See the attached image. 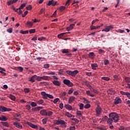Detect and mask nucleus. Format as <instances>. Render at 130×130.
<instances>
[{"label":"nucleus","mask_w":130,"mask_h":130,"mask_svg":"<svg viewBox=\"0 0 130 130\" xmlns=\"http://www.w3.org/2000/svg\"><path fill=\"white\" fill-rule=\"evenodd\" d=\"M59 10L60 12H63V11H64V10H66V7L64 6H61L59 8Z\"/></svg>","instance_id":"obj_41"},{"label":"nucleus","mask_w":130,"mask_h":130,"mask_svg":"<svg viewBox=\"0 0 130 130\" xmlns=\"http://www.w3.org/2000/svg\"><path fill=\"white\" fill-rule=\"evenodd\" d=\"M90 29L91 30H95L96 29V26L93 25V24L91 25V26H90Z\"/></svg>","instance_id":"obj_60"},{"label":"nucleus","mask_w":130,"mask_h":130,"mask_svg":"<svg viewBox=\"0 0 130 130\" xmlns=\"http://www.w3.org/2000/svg\"><path fill=\"white\" fill-rule=\"evenodd\" d=\"M54 123L57 125H59V124H61V127L63 128H64V127H67V125H66V122L63 121V120H55Z\"/></svg>","instance_id":"obj_3"},{"label":"nucleus","mask_w":130,"mask_h":130,"mask_svg":"<svg viewBox=\"0 0 130 130\" xmlns=\"http://www.w3.org/2000/svg\"><path fill=\"white\" fill-rule=\"evenodd\" d=\"M52 114H53V112H52L50 111H49L46 112V116H51V115H52Z\"/></svg>","instance_id":"obj_23"},{"label":"nucleus","mask_w":130,"mask_h":130,"mask_svg":"<svg viewBox=\"0 0 130 130\" xmlns=\"http://www.w3.org/2000/svg\"><path fill=\"white\" fill-rule=\"evenodd\" d=\"M53 2V0L49 1L48 2L47 5L49 6H51V5H52V6Z\"/></svg>","instance_id":"obj_58"},{"label":"nucleus","mask_w":130,"mask_h":130,"mask_svg":"<svg viewBox=\"0 0 130 130\" xmlns=\"http://www.w3.org/2000/svg\"><path fill=\"white\" fill-rule=\"evenodd\" d=\"M48 120L47 117L45 118L44 119H43L42 121L43 122V124H46V123L47 122V120Z\"/></svg>","instance_id":"obj_25"},{"label":"nucleus","mask_w":130,"mask_h":130,"mask_svg":"<svg viewBox=\"0 0 130 130\" xmlns=\"http://www.w3.org/2000/svg\"><path fill=\"white\" fill-rule=\"evenodd\" d=\"M26 25H27L28 26H29V27H32V26H33V23H32L30 21H27L26 22Z\"/></svg>","instance_id":"obj_35"},{"label":"nucleus","mask_w":130,"mask_h":130,"mask_svg":"<svg viewBox=\"0 0 130 130\" xmlns=\"http://www.w3.org/2000/svg\"><path fill=\"white\" fill-rule=\"evenodd\" d=\"M42 14H45V9L42 8V9L40 10V13H39V14H40V15H42Z\"/></svg>","instance_id":"obj_29"},{"label":"nucleus","mask_w":130,"mask_h":130,"mask_svg":"<svg viewBox=\"0 0 130 130\" xmlns=\"http://www.w3.org/2000/svg\"><path fill=\"white\" fill-rule=\"evenodd\" d=\"M42 96H43V99L46 100L47 98H49L50 99H53L54 96L52 94H49L48 93H46L45 91H42L41 92Z\"/></svg>","instance_id":"obj_2"},{"label":"nucleus","mask_w":130,"mask_h":130,"mask_svg":"<svg viewBox=\"0 0 130 130\" xmlns=\"http://www.w3.org/2000/svg\"><path fill=\"white\" fill-rule=\"evenodd\" d=\"M108 93L110 94V95H114V94H115V91L113 89H108Z\"/></svg>","instance_id":"obj_18"},{"label":"nucleus","mask_w":130,"mask_h":130,"mask_svg":"<svg viewBox=\"0 0 130 130\" xmlns=\"http://www.w3.org/2000/svg\"><path fill=\"white\" fill-rule=\"evenodd\" d=\"M24 91L25 93H29L30 92V88H25Z\"/></svg>","instance_id":"obj_47"},{"label":"nucleus","mask_w":130,"mask_h":130,"mask_svg":"<svg viewBox=\"0 0 130 130\" xmlns=\"http://www.w3.org/2000/svg\"><path fill=\"white\" fill-rule=\"evenodd\" d=\"M61 52L63 54H66V56H68V57H72V55H73V54L70 52V49H62Z\"/></svg>","instance_id":"obj_4"},{"label":"nucleus","mask_w":130,"mask_h":130,"mask_svg":"<svg viewBox=\"0 0 130 130\" xmlns=\"http://www.w3.org/2000/svg\"><path fill=\"white\" fill-rule=\"evenodd\" d=\"M7 31L8 32V33H12V32H13V28H10L7 29Z\"/></svg>","instance_id":"obj_56"},{"label":"nucleus","mask_w":130,"mask_h":130,"mask_svg":"<svg viewBox=\"0 0 130 130\" xmlns=\"http://www.w3.org/2000/svg\"><path fill=\"white\" fill-rule=\"evenodd\" d=\"M43 107H35L34 108L31 109L32 111H39L40 109H43Z\"/></svg>","instance_id":"obj_12"},{"label":"nucleus","mask_w":130,"mask_h":130,"mask_svg":"<svg viewBox=\"0 0 130 130\" xmlns=\"http://www.w3.org/2000/svg\"><path fill=\"white\" fill-rule=\"evenodd\" d=\"M119 130H124L125 129V128L123 126H120V127L119 128Z\"/></svg>","instance_id":"obj_64"},{"label":"nucleus","mask_w":130,"mask_h":130,"mask_svg":"<svg viewBox=\"0 0 130 130\" xmlns=\"http://www.w3.org/2000/svg\"><path fill=\"white\" fill-rule=\"evenodd\" d=\"M67 130H76V127L75 126H70L67 128Z\"/></svg>","instance_id":"obj_39"},{"label":"nucleus","mask_w":130,"mask_h":130,"mask_svg":"<svg viewBox=\"0 0 130 130\" xmlns=\"http://www.w3.org/2000/svg\"><path fill=\"white\" fill-rule=\"evenodd\" d=\"M37 80L40 81H42V77L41 76H37Z\"/></svg>","instance_id":"obj_50"},{"label":"nucleus","mask_w":130,"mask_h":130,"mask_svg":"<svg viewBox=\"0 0 130 130\" xmlns=\"http://www.w3.org/2000/svg\"><path fill=\"white\" fill-rule=\"evenodd\" d=\"M36 32V29H30L29 30V32L30 34H32V33H35Z\"/></svg>","instance_id":"obj_36"},{"label":"nucleus","mask_w":130,"mask_h":130,"mask_svg":"<svg viewBox=\"0 0 130 130\" xmlns=\"http://www.w3.org/2000/svg\"><path fill=\"white\" fill-rule=\"evenodd\" d=\"M98 52L99 53V54H101L102 53H105V51H104V50L100 49L98 50Z\"/></svg>","instance_id":"obj_44"},{"label":"nucleus","mask_w":130,"mask_h":130,"mask_svg":"<svg viewBox=\"0 0 130 130\" xmlns=\"http://www.w3.org/2000/svg\"><path fill=\"white\" fill-rule=\"evenodd\" d=\"M25 109L27 110H30L31 109V106L30 105H27L25 107Z\"/></svg>","instance_id":"obj_49"},{"label":"nucleus","mask_w":130,"mask_h":130,"mask_svg":"<svg viewBox=\"0 0 130 130\" xmlns=\"http://www.w3.org/2000/svg\"><path fill=\"white\" fill-rule=\"evenodd\" d=\"M13 125L18 128H20L21 129L23 128V126L21 125V124L19 122H15L13 123Z\"/></svg>","instance_id":"obj_8"},{"label":"nucleus","mask_w":130,"mask_h":130,"mask_svg":"<svg viewBox=\"0 0 130 130\" xmlns=\"http://www.w3.org/2000/svg\"><path fill=\"white\" fill-rule=\"evenodd\" d=\"M52 83L55 86H60V84H61L60 81H58L57 80H53L52 81Z\"/></svg>","instance_id":"obj_11"},{"label":"nucleus","mask_w":130,"mask_h":130,"mask_svg":"<svg viewBox=\"0 0 130 130\" xmlns=\"http://www.w3.org/2000/svg\"><path fill=\"white\" fill-rule=\"evenodd\" d=\"M66 116H68V117H72V116H73V117H75V116H73V115H72V114L70 113L69 112H66Z\"/></svg>","instance_id":"obj_32"},{"label":"nucleus","mask_w":130,"mask_h":130,"mask_svg":"<svg viewBox=\"0 0 130 130\" xmlns=\"http://www.w3.org/2000/svg\"><path fill=\"white\" fill-rule=\"evenodd\" d=\"M58 101H59V99L58 98H56L55 100H54L53 102L54 103V104H56Z\"/></svg>","instance_id":"obj_51"},{"label":"nucleus","mask_w":130,"mask_h":130,"mask_svg":"<svg viewBox=\"0 0 130 130\" xmlns=\"http://www.w3.org/2000/svg\"><path fill=\"white\" fill-rule=\"evenodd\" d=\"M114 81H118V76L117 75L113 76Z\"/></svg>","instance_id":"obj_52"},{"label":"nucleus","mask_w":130,"mask_h":130,"mask_svg":"<svg viewBox=\"0 0 130 130\" xmlns=\"http://www.w3.org/2000/svg\"><path fill=\"white\" fill-rule=\"evenodd\" d=\"M37 104L40 105L44 103V101L43 100H40L37 102Z\"/></svg>","instance_id":"obj_40"},{"label":"nucleus","mask_w":130,"mask_h":130,"mask_svg":"<svg viewBox=\"0 0 130 130\" xmlns=\"http://www.w3.org/2000/svg\"><path fill=\"white\" fill-rule=\"evenodd\" d=\"M0 120L1 121H7L8 120V118L4 115L0 116Z\"/></svg>","instance_id":"obj_13"},{"label":"nucleus","mask_w":130,"mask_h":130,"mask_svg":"<svg viewBox=\"0 0 130 130\" xmlns=\"http://www.w3.org/2000/svg\"><path fill=\"white\" fill-rule=\"evenodd\" d=\"M48 78H49V77L48 76H43L42 77V80H48Z\"/></svg>","instance_id":"obj_55"},{"label":"nucleus","mask_w":130,"mask_h":130,"mask_svg":"<svg viewBox=\"0 0 130 130\" xmlns=\"http://www.w3.org/2000/svg\"><path fill=\"white\" fill-rule=\"evenodd\" d=\"M30 105L31 107H36L37 106V104L34 102L31 103Z\"/></svg>","instance_id":"obj_31"},{"label":"nucleus","mask_w":130,"mask_h":130,"mask_svg":"<svg viewBox=\"0 0 130 130\" xmlns=\"http://www.w3.org/2000/svg\"><path fill=\"white\" fill-rule=\"evenodd\" d=\"M57 1L54 2V1L53 0V3H52V6L53 7H54V6H57Z\"/></svg>","instance_id":"obj_61"},{"label":"nucleus","mask_w":130,"mask_h":130,"mask_svg":"<svg viewBox=\"0 0 130 130\" xmlns=\"http://www.w3.org/2000/svg\"><path fill=\"white\" fill-rule=\"evenodd\" d=\"M46 111L44 109H43L40 111V114L42 116H46Z\"/></svg>","instance_id":"obj_15"},{"label":"nucleus","mask_w":130,"mask_h":130,"mask_svg":"<svg viewBox=\"0 0 130 130\" xmlns=\"http://www.w3.org/2000/svg\"><path fill=\"white\" fill-rule=\"evenodd\" d=\"M16 70L19 71L20 72H23L24 69L22 67H16Z\"/></svg>","instance_id":"obj_26"},{"label":"nucleus","mask_w":130,"mask_h":130,"mask_svg":"<svg viewBox=\"0 0 130 130\" xmlns=\"http://www.w3.org/2000/svg\"><path fill=\"white\" fill-rule=\"evenodd\" d=\"M3 125H4V126H6V127H9V123H8L7 122H2Z\"/></svg>","instance_id":"obj_28"},{"label":"nucleus","mask_w":130,"mask_h":130,"mask_svg":"<svg viewBox=\"0 0 130 130\" xmlns=\"http://www.w3.org/2000/svg\"><path fill=\"white\" fill-rule=\"evenodd\" d=\"M64 107L66 108V109H68V110H72V106L70 105H64Z\"/></svg>","instance_id":"obj_19"},{"label":"nucleus","mask_w":130,"mask_h":130,"mask_svg":"<svg viewBox=\"0 0 130 130\" xmlns=\"http://www.w3.org/2000/svg\"><path fill=\"white\" fill-rule=\"evenodd\" d=\"M79 73V71L78 70H75L74 71H72V76H76L77 74Z\"/></svg>","instance_id":"obj_24"},{"label":"nucleus","mask_w":130,"mask_h":130,"mask_svg":"<svg viewBox=\"0 0 130 130\" xmlns=\"http://www.w3.org/2000/svg\"><path fill=\"white\" fill-rule=\"evenodd\" d=\"M0 111L1 112H7L12 111V109L7 108V107L3 106H0Z\"/></svg>","instance_id":"obj_6"},{"label":"nucleus","mask_w":130,"mask_h":130,"mask_svg":"<svg viewBox=\"0 0 130 130\" xmlns=\"http://www.w3.org/2000/svg\"><path fill=\"white\" fill-rule=\"evenodd\" d=\"M26 10H27V11H31V10H32V6L28 5L27 7H26Z\"/></svg>","instance_id":"obj_37"},{"label":"nucleus","mask_w":130,"mask_h":130,"mask_svg":"<svg viewBox=\"0 0 130 130\" xmlns=\"http://www.w3.org/2000/svg\"><path fill=\"white\" fill-rule=\"evenodd\" d=\"M121 103V99L119 96H117L115 98L114 101V103L115 105H117V104H119V103Z\"/></svg>","instance_id":"obj_7"},{"label":"nucleus","mask_w":130,"mask_h":130,"mask_svg":"<svg viewBox=\"0 0 130 130\" xmlns=\"http://www.w3.org/2000/svg\"><path fill=\"white\" fill-rule=\"evenodd\" d=\"M104 63L105 66H107V64H109V60L106 59L104 61Z\"/></svg>","instance_id":"obj_43"},{"label":"nucleus","mask_w":130,"mask_h":130,"mask_svg":"<svg viewBox=\"0 0 130 130\" xmlns=\"http://www.w3.org/2000/svg\"><path fill=\"white\" fill-rule=\"evenodd\" d=\"M79 107L80 110H83L84 109V104L82 103L80 104Z\"/></svg>","instance_id":"obj_46"},{"label":"nucleus","mask_w":130,"mask_h":130,"mask_svg":"<svg viewBox=\"0 0 130 130\" xmlns=\"http://www.w3.org/2000/svg\"><path fill=\"white\" fill-rule=\"evenodd\" d=\"M4 72H6V69L0 67V73L3 74Z\"/></svg>","instance_id":"obj_53"},{"label":"nucleus","mask_w":130,"mask_h":130,"mask_svg":"<svg viewBox=\"0 0 130 130\" xmlns=\"http://www.w3.org/2000/svg\"><path fill=\"white\" fill-rule=\"evenodd\" d=\"M73 92H74V90L73 89H69L68 91V94L69 95H71V94H72V93H73Z\"/></svg>","instance_id":"obj_59"},{"label":"nucleus","mask_w":130,"mask_h":130,"mask_svg":"<svg viewBox=\"0 0 130 130\" xmlns=\"http://www.w3.org/2000/svg\"><path fill=\"white\" fill-rule=\"evenodd\" d=\"M110 31V30L109 29L108 26H106V28H105V29H103L102 30L103 32H109Z\"/></svg>","instance_id":"obj_34"},{"label":"nucleus","mask_w":130,"mask_h":130,"mask_svg":"<svg viewBox=\"0 0 130 130\" xmlns=\"http://www.w3.org/2000/svg\"><path fill=\"white\" fill-rule=\"evenodd\" d=\"M88 56L90 58H94V57L95 56V53L94 52H90L88 54Z\"/></svg>","instance_id":"obj_20"},{"label":"nucleus","mask_w":130,"mask_h":130,"mask_svg":"<svg viewBox=\"0 0 130 130\" xmlns=\"http://www.w3.org/2000/svg\"><path fill=\"white\" fill-rule=\"evenodd\" d=\"M59 107L60 109H62L63 108V104L60 103L59 105Z\"/></svg>","instance_id":"obj_63"},{"label":"nucleus","mask_w":130,"mask_h":130,"mask_svg":"<svg viewBox=\"0 0 130 130\" xmlns=\"http://www.w3.org/2000/svg\"><path fill=\"white\" fill-rule=\"evenodd\" d=\"M63 83L64 85L68 86V87H73V86H74L73 82H71V81L68 79L63 80Z\"/></svg>","instance_id":"obj_5"},{"label":"nucleus","mask_w":130,"mask_h":130,"mask_svg":"<svg viewBox=\"0 0 130 130\" xmlns=\"http://www.w3.org/2000/svg\"><path fill=\"white\" fill-rule=\"evenodd\" d=\"M20 33L21 34H28L29 33V30H24L23 31L22 30H20Z\"/></svg>","instance_id":"obj_30"},{"label":"nucleus","mask_w":130,"mask_h":130,"mask_svg":"<svg viewBox=\"0 0 130 130\" xmlns=\"http://www.w3.org/2000/svg\"><path fill=\"white\" fill-rule=\"evenodd\" d=\"M68 33H70V32H62L60 34H58L57 35V37L58 38L61 39L62 38V37H63V36H64V34H67Z\"/></svg>","instance_id":"obj_17"},{"label":"nucleus","mask_w":130,"mask_h":130,"mask_svg":"<svg viewBox=\"0 0 130 130\" xmlns=\"http://www.w3.org/2000/svg\"><path fill=\"white\" fill-rule=\"evenodd\" d=\"M20 118H21V115L20 114H17L16 119L17 120H18V121H20Z\"/></svg>","instance_id":"obj_42"},{"label":"nucleus","mask_w":130,"mask_h":130,"mask_svg":"<svg viewBox=\"0 0 130 130\" xmlns=\"http://www.w3.org/2000/svg\"><path fill=\"white\" fill-rule=\"evenodd\" d=\"M25 7H26V4L23 3L19 8V10H22V9H24V8H25Z\"/></svg>","instance_id":"obj_33"},{"label":"nucleus","mask_w":130,"mask_h":130,"mask_svg":"<svg viewBox=\"0 0 130 130\" xmlns=\"http://www.w3.org/2000/svg\"><path fill=\"white\" fill-rule=\"evenodd\" d=\"M27 124L30 126V127H32V128H37V125L33 124L31 122H28Z\"/></svg>","instance_id":"obj_16"},{"label":"nucleus","mask_w":130,"mask_h":130,"mask_svg":"<svg viewBox=\"0 0 130 130\" xmlns=\"http://www.w3.org/2000/svg\"><path fill=\"white\" fill-rule=\"evenodd\" d=\"M84 84L88 88H89V87H90V86H91V85H90V83H89V81H85Z\"/></svg>","instance_id":"obj_45"},{"label":"nucleus","mask_w":130,"mask_h":130,"mask_svg":"<svg viewBox=\"0 0 130 130\" xmlns=\"http://www.w3.org/2000/svg\"><path fill=\"white\" fill-rule=\"evenodd\" d=\"M36 79H37V75H34L30 77V78L29 79V81L31 82L32 83H34Z\"/></svg>","instance_id":"obj_10"},{"label":"nucleus","mask_w":130,"mask_h":130,"mask_svg":"<svg viewBox=\"0 0 130 130\" xmlns=\"http://www.w3.org/2000/svg\"><path fill=\"white\" fill-rule=\"evenodd\" d=\"M102 80H103L104 81H110V78L108 77H101Z\"/></svg>","instance_id":"obj_22"},{"label":"nucleus","mask_w":130,"mask_h":130,"mask_svg":"<svg viewBox=\"0 0 130 130\" xmlns=\"http://www.w3.org/2000/svg\"><path fill=\"white\" fill-rule=\"evenodd\" d=\"M9 98H10L11 100H13V101H15V100H16V96L12 94H10Z\"/></svg>","instance_id":"obj_27"},{"label":"nucleus","mask_w":130,"mask_h":130,"mask_svg":"<svg viewBox=\"0 0 130 130\" xmlns=\"http://www.w3.org/2000/svg\"><path fill=\"white\" fill-rule=\"evenodd\" d=\"M91 107V105L89 104H87L84 106V108L85 109H88V108H90Z\"/></svg>","instance_id":"obj_38"},{"label":"nucleus","mask_w":130,"mask_h":130,"mask_svg":"<svg viewBox=\"0 0 130 130\" xmlns=\"http://www.w3.org/2000/svg\"><path fill=\"white\" fill-rule=\"evenodd\" d=\"M91 66L92 70H96V68L98 67V65L96 63H92Z\"/></svg>","instance_id":"obj_21"},{"label":"nucleus","mask_w":130,"mask_h":130,"mask_svg":"<svg viewBox=\"0 0 130 130\" xmlns=\"http://www.w3.org/2000/svg\"><path fill=\"white\" fill-rule=\"evenodd\" d=\"M101 110H102V109L100 107H97L96 108L95 111L98 116H99V115L101 114Z\"/></svg>","instance_id":"obj_9"},{"label":"nucleus","mask_w":130,"mask_h":130,"mask_svg":"<svg viewBox=\"0 0 130 130\" xmlns=\"http://www.w3.org/2000/svg\"><path fill=\"white\" fill-rule=\"evenodd\" d=\"M66 73L67 74H68V75H69L70 76H72V71H66Z\"/></svg>","instance_id":"obj_62"},{"label":"nucleus","mask_w":130,"mask_h":130,"mask_svg":"<svg viewBox=\"0 0 130 130\" xmlns=\"http://www.w3.org/2000/svg\"><path fill=\"white\" fill-rule=\"evenodd\" d=\"M118 120H119L118 114L115 112H112L109 114V118L107 122L110 125H112L113 122L116 123V122H118Z\"/></svg>","instance_id":"obj_1"},{"label":"nucleus","mask_w":130,"mask_h":130,"mask_svg":"<svg viewBox=\"0 0 130 130\" xmlns=\"http://www.w3.org/2000/svg\"><path fill=\"white\" fill-rule=\"evenodd\" d=\"M107 26L108 27V28H109V30H110V29H114V25H111Z\"/></svg>","instance_id":"obj_57"},{"label":"nucleus","mask_w":130,"mask_h":130,"mask_svg":"<svg viewBox=\"0 0 130 130\" xmlns=\"http://www.w3.org/2000/svg\"><path fill=\"white\" fill-rule=\"evenodd\" d=\"M125 81L126 83H130V78L129 77L125 78Z\"/></svg>","instance_id":"obj_48"},{"label":"nucleus","mask_w":130,"mask_h":130,"mask_svg":"<svg viewBox=\"0 0 130 130\" xmlns=\"http://www.w3.org/2000/svg\"><path fill=\"white\" fill-rule=\"evenodd\" d=\"M28 14V11H26L24 12V14H22V18H25L26 16H27V14Z\"/></svg>","instance_id":"obj_54"},{"label":"nucleus","mask_w":130,"mask_h":130,"mask_svg":"<svg viewBox=\"0 0 130 130\" xmlns=\"http://www.w3.org/2000/svg\"><path fill=\"white\" fill-rule=\"evenodd\" d=\"M75 99H76V97L74 96H72L70 98H69V101H68V103H69V104H71V103H72L73 101H75Z\"/></svg>","instance_id":"obj_14"}]
</instances>
